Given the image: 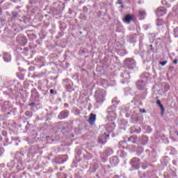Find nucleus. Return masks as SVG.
Returning a JSON list of instances; mask_svg holds the SVG:
<instances>
[{"label": "nucleus", "mask_w": 178, "mask_h": 178, "mask_svg": "<svg viewBox=\"0 0 178 178\" xmlns=\"http://www.w3.org/2000/svg\"><path fill=\"white\" fill-rule=\"evenodd\" d=\"M124 66L128 69L133 70L136 67V61L133 58H127L124 60Z\"/></svg>", "instance_id": "nucleus-1"}, {"label": "nucleus", "mask_w": 178, "mask_h": 178, "mask_svg": "<svg viewBox=\"0 0 178 178\" xmlns=\"http://www.w3.org/2000/svg\"><path fill=\"white\" fill-rule=\"evenodd\" d=\"M131 165L132 167H134V169L140 168V159L137 157L132 159L131 161Z\"/></svg>", "instance_id": "nucleus-2"}, {"label": "nucleus", "mask_w": 178, "mask_h": 178, "mask_svg": "<svg viewBox=\"0 0 178 178\" xmlns=\"http://www.w3.org/2000/svg\"><path fill=\"white\" fill-rule=\"evenodd\" d=\"M95 120H96L95 114L91 113L88 119V122L91 124V126H94V123H95Z\"/></svg>", "instance_id": "nucleus-3"}, {"label": "nucleus", "mask_w": 178, "mask_h": 178, "mask_svg": "<svg viewBox=\"0 0 178 178\" xmlns=\"http://www.w3.org/2000/svg\"><path fill=\"white\" fill-rule=\"evenodd\" d=\"M67 116H69V112L68 111H63L59 114L58 118H60V120L66 119V118H67Z\"/></svg>", "instance_id": "nucleus-4"}, {"label": "nucleus", "mask_w": 178, "mask_h": 178, "mask_svg": "<svg viewBox=\"0 0 178 178\" xmlns=\"http://www.w3.org/2000/svg\"><path fill=\"white\" fill-rule=\"evenodd\" d=\"M145 86V83L143 81H139L136 83V87L138 90H143Z\"/></svg>", "instance_id": "nucleus-5"}, {"label": "nucleus", "mask_w": 178, "mask_h": 178, "mask_svg": "<svg viewBox=\"0 0 178 178\" xmlns=\"http://www.w3.org/2000/svg\"><path fill=\"white\" fill-rule=\"evenodd\" d=\"M165 13H166L165 12V8H159L156 10L157 16H163V15H165Z\"/></svg>", "instance_id": "nucleus-6"}, {"label": "nucleus", "mask_w": 178, "mask_h": 178, "mask_svg": "<svg viewBox=\"0 0 178 178\" xmlns=\"http://www.w3.org/2000/svg\"><path fill=\"white\" fill-rule=\"evenodd\" d=\"M3 59L5 62H10V54H9L8 53H5L3 54Z\"/></svg>", "instance_id": "nucleus-7"}, {"label": "nucleus", "mask_w": 178, "mask_h": 178, "mask_svg": "<svg viewBox=\"0 0 178 178\" xmlns=\"http://www.w3.org/2000/svg\"><path fill=\"white\" fill-rule=\"evenodd\" d=\"M125 23H130V22H131V20H133V17H131V15H127V16H125L124 19Z\"/></svg>", "instance_id": "nucleus-8"}, {"label": "nucleus", "mask_w": 178, "mask_h": 178, "mask_svg": "<svg viewBox=\"0 0 178 178\" xmlns=\"http://www.w3.org/2000/svg\"><path fill=\"white\" fill-rule=\"evenodd\" d=\"M156 104L157 105H159V106H160V108L161 109V112L163 113V112H165V108L163 107V105H162V104H161V100H157L156 102Z\"/></svg>", "instance_id": "nucleus-9"}, {"label": "nucleus", "mask_w": 178, "mask_h": 178, "mask_svg": "<svg viewBox=\"0 0 178 178\" xmlns=\"http://www.w3.org/2000/svg\"><path fill=\"white\" fill-rule=\"evenodd\" d=\"M99 143H101L102 144H104L105 143H106V139H104V140H102V139L101 138V136H99Z\"/></svg>", "instance_id": "nucleus-10"}, {"label": "nucleus", "mask_w": 178, "mask_h": 178, "mask_svg": "<svg viewBox=\"0 0 178 178\" xmlns=\"http://www.w3.org/2000/svg\"><path fill=\"white\" fill-rule=\"evenodd\" d=\"M139 14L140 16H144V15H145V12L144 10H139Z\"/></svg>", "instance_id": "nucleus-11"}, {"label": "nucleus", "mask_w": 178, "mask_h": 178, "mask_svg": "<svg viewBox=\"0 0 178 178\" xmlns=\"http://www.w3.org/2000/svg\"><path fill=\"white\" fill-rule=\"evenodd\" d=\"M166 63H168V61L160 62V65H161V66H165V65H166Z\"/></svg>", "instance_id": "nucleus-12"}, {"label": "nucleus", "mask_w": 178, "mask_h": 178, "mask_svg": "<svg viewBox=\"0 0 178 178\" xmlns=\"http://www.w3.org/2000/svg\"><path fill=\"white\" fill-rule=\"evenodd\" d=\"M35 69V67H30L29 70V72H34Z\"/></svg>", "instance_id": "nucleus-13"}, {"label": "nucleus", "mask_w": 178, "mask_h": 178, "mask_svg": "<svg viewBox=\"0 0 178 178\" xmlns=\"http://www.w3.org/2000/svg\"><path fill=\"white\" fill-rule=\"evenodd\" d=\"M140 112H142V113H147V111H145V109H140Z\"/></svg>", "instance_id": "nucleus-14"}, {"label": "nucleus", "mask_w": 178, "mask_h": 178, "mask_svg": "<svg viewBox=\"0 0 178 178\" xmlns=\"http://www.w3.org/2000/svg\"><path fill=\"white\" fill-rule=\"evenodd\" d=\"M25 115H26V116H31L30 113L29 111H26L25 113Z\"/></svg>", "instance_id": "nucleus-15"}, {"label": "nucleus", "mask_w": 178, "mask_h": 178, "mask_svg": "<svg viewBox=\"0 0 178 178\" xmlns=\"http://www.w3.org/2000/svg\"><path fill=\"white\" fill-rule=\"evenodd\" d=\"M173 63H175V65H177V60H174Z\"/></svg>", "instance_id": "nucleus-16"}, {"label": "nucleus", "mask_w": 178, "mask_h": 178, "mask_svg": "<svg viewBox=\"0 0 178 178\" xmlns=\"http://www.w3.org/2000/svg\"><path fill=\"white\" fill-rule=\"evenodd\" d=\"M50 94H54V90L52 89L50 90Z\"/></svg>", "instance_id": "nucleus-17"}, {"label": "nucleus", "mask_w": 178, "mask_h": 178, "mask_svg": "<svg viewBox=\"0 0 178 178\" xmlns=\"http://www.w3.org/2000/svg\"><path fill=\"white\" fill-rule=\"evenodd\" d=\"M13 17H16V15H13Z\"/></svg>", "instance_id": "nucleus-18"}, {"label": "nucleus", "mask_w": 178, "mask_h": 178, "mask_svg": "<svg viewBox=\"0 0 178 178\" xmlns=\"http://www.w3.org/2000/svg\"><path fill=\"white\" fill-rule=\"evenodd\" d=\"M97 102H99L100 101H99L98 99H97Z\"/></svg>", "instance_id": "nucleus-19"}, {"label": "nucleus", "mask_w": 178, "mask_h": 178, "mask_svg": "<svg viewBox=\"0 0 178 178\" xmlns=\"http://www.w3.org/2000/svg\"><path fill=\"white\" fill-rule=\"evenodd\" d=\"M157 26H161V24H159L157 23Z\"/></svg>", "instance_id": "nucleus-20"}, {"label": "nucleus", "mask_w": 178, "mask_h": 178, "mask_svg": "<svg viewBox=\"0 0 178 178\" xmlns=\"http://www.w3.org/2000/svg\"><path fill=\"white\" fill-rule=\"evenodd\" d=\"M98 93H99V91H97V92H96V94H98Z\"/></svg>", "instance_id": "nucleus-21"}, {"label": "nucleus", "mask_w": 178, "mask_h": 178, "mask_svg": "<svg viewBox=\"0 0 178 178\" xmlns=\"http://www.w3.org/2000/svg\"><path fill=\"white\" fill-rule=\"evenodd\" d=\"M119 3H122L121 1H120V0L119 1Z\"/></svg>", "instance_id": "nucleus-22"}, {"label": "nucleus", "mask_w": 178, "mask_h": 178, "mask_svg": "<svg viewBox=\"0 0 178 178\" xmlns=\"http://www.w3.org/2000/svg\"><path fill=\"white\" fill-rule=\"evenodd\" d=\"M30 105H34V103H33V104H30Z\"/></svg>", "instance_id": "nucleus-23"}, {"label": "nucleus", "mask_w": 178, "mask_h": 178, "mask_svg": "<svg viewBox=\"0 0 178 178\" xmlns=\"http://www.w3.org/2000/svg\"><path fill=\"white\" fill-rule=\"evenodd\" d=\"M104 101V99H102V102Z\"/></svg>", "instance_id": "nucleus-24"}, {"label": "nucleus", "mask_w": 178, "mask_h": 178, "mask_svg": "<svg viewBox=\"0 0 178 178\" xmlns=\"http://www.w3.org/2000/svg\"><path fill=\"white\" fill-rule=\"evenodd\" d=\"M0 151H2V149H0Z\"/></svg>", "instance_id": "nucleus-25"}, {"label": "nucleus", "mask_w": 178, "mask_h": 178, "mask_svg": "<svg viewBox=\"0 0 178 178\" xmlns=\"http://www.w3.org/2000/svg\"><path fill=\"white\" fill-rule=\"evenodd\" d=\"M177 136H178V133H177Z\"/></svg>", "instance_id": "nucleus-26"}]
</instances>
